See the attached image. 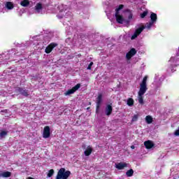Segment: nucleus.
Instances as JSON below:
<instances>
[{
    "instance_id": "obj_24",
    "label": "nucleus",
    "mask_w": 179,
    "mask_h": 179,
    "mask_svg": "<svg viewBox=\"0 0 179 179\" xmlns=\"http://www.w3.org/2000/svg\"><path fill=\"white\" fill-rule=\"evenodd\" d=\"M54 173H55L54 169L49 170V171H48V173L47 174V177H48L49 178H51V177L52 176H54Z\"/></svg>"
},
{
    "instance_id": "obj_20",
    "label": "nucleus",
    "mask_w": 179,
    "mask_h": 179,
    "mask_svg": "<svg viewBox=\"0 0 179 179\" xmlns=\"http://www.w3.org/2000/svg\"><path fill=\"white\" fill-rule=\"evenodd\" d=\"M43 9V4L38 3L35 6V10L36 12H40Z\"/></svg>"
},
{
    "instance_id": "obj_13",
    "label": "nucleus",
    "mask_w": 179,
    "mask_h": 179,
    "mask_svg": "<svg viewBox=\"0 0 179 179\" xmlns=\"http://www.w3.org/2000/svg\"><path fill=\"white\" fill-rule=\"evenodd\" d=\"M92 152H93V148H92V147L89 145L87 147V149L85 150L84 155L85 156H90Z\"/></svg>"
},
{
    "instance_id": "obj_12",
    "label": "nucleus",
    "mask_w": 179,
    "mask_h": 179,
    "mask_svg": "<svg viewBox=\"0 0 179 179\" xmlns=\"http://www.w3.org/2000/svg\"><path fill=\"white\" fill-rule=\"evenodd\" d=\"M144 146L145 149H152L155 146V143H153V141L148 140L144 142Z\"/></svg>"
},
{
    "instance_id": "obj_16",
    "label": "nucleus",
    "mask_w": 179,
    "mask_h": 179,
    "mask_svg": "<svg viewBox=\"0 0 179 179\" xmlns=\"http://www.w3.org/2000/svg\"><path fill=\"white\" fill-rule=\"evenodd\" d=\"M21 6L26 8L30 5V1L29 0H23L20 2Z\"/></svg>"
},
{
    "instance_id": "obj_36",
    "label": "nucleus",
    "mask_w": 179,
    "mask_h": 179,
    "mask_svg": "<svg viewBox=\"0 0 179 179\" xmlns=\"http://www.w3.org/2000/svg\"><path fill=\"white\" fill-rule=\"evenodd\" d=\"M27 179H34V178L31 177H28Z\"/></svg>"
},
{
    "instance_id": "obj_3",
    "label": "nucleus",
    "mask_w": 179,
    "mask_h": 179,
    "mask_svg": "<svg viewBox=\"0 0 179 179\" xmlns=\"http://www.w3.org/2000/svg\"><path fill=\"white\" fill-rule=\"evenodd\" d=\"M80 88V84L78 83L76 85H75L72 89L68 90L65 93V96H69L71 94H73L76 90H79Z\"/></svg>"
},
{
    "instance_id": "obj_38",
    "label": "nucleus",
    "mask_w": 179,
    "mask_h": 179,
    "mask_svg": "<svg viewBox=\"0 0 179 179\" xmlns=\"http://www.w3.org/2000/svg\"><path fill=\"white\" fill-rule=\"evenodd\" d=\"M90 104H92V103L90 102Z\"/></svg>"
},
{
    "instance_id": "obj_23",
    "label": "nucleus",
    "mask_w": 179,
    "mask_h": 179,
    "mask_svg": "<svg viewBox=\"0 0 179 179\" xmlns=\"http://www.w3.org/2000/svg\"><path fill=\"white\" fill-rule=\"evenodd\" d=\"M134 99L132 98H129L127 99V106H129V107H132V106H134Z\"/></svg>"
},
{
    "instance_id": "obj_18",
    "label": "nucleus",
    "mask_w": 179,
    "mask_h": 179,
    "mask_svg": "<svg viewBox=\"0 0 179 179\" xmlns=\"http://www.w3.org/2000/svg\"><path fill=\"white\" fill-rule=\"evenodd\" d=\"M116 17V21L119 23V24H122L124 23V17L122 15H118Z\"/></svg>"
},
{
    "instance_id": "obj_7",
    "label": "nucleus",
    "mask_w": 179,
    "mask_h": 179,
    "mask_svg": "<svg viewBox=\"0 0 179 179\" xmlns=\"http://www.w3.org/2000/svg\"><path fill=\"white\" fill-rule=\"evenodd\" d=\"M58 44L55 43H51L50 44H49L45 50V52L46 54H50L55 48V47H57Z\"/></svg>"
},
{
    "instance_id": "obj_15",
    "label": "nucleus",
    "mask_w": 179,
    "mask_h": 179,
    "mask_svg": "<svg viewBox=\"0 0 179 179\" xmlns=\"http://www.w3.org/2000/svg\"><path fill=\"white\" fill-rule=\"evenodd\" d=\"M150 19L151 22H152L153 23H156V22L157 21V14L152 12L150 14Z\"/></svg>"
},
{
    "instance_id": "obj_9",
    "label": "nucleus",
    "mask_w": 179,
    "mask_h": 179,
    "mask_svg": "<svg viewBox=\"0 0 179 179\" xmlns=\"http://www.w3.org/2000/svg\"><path fill=\"white\" fill-rule=\"evenodd\" d=\"M105 114L108 117H110V115H111V114H113V105L111 103L108 104L106 106V107L105 108Z\"/></svg>"
},
{
    "instance_id": "obj_5",
    "label": "nucleus",
    "mask_w": 179,
    "mask_h": 179,
    "mask_svg": "<svg viewBox=\"0 0 179 179\" xmlns=\"http://www.w3.org/2000/svg\"><path fill=\"white\" fill-rule=\"evenodd\" d=\"M103 101V94H99L98 96L96 97V113H99V110H100V106H101V103Z\"/></svg>"
},
{
    "instance_id": "obj_34",
    "label": "nucleus",
    "mask_w": 179,
    "mask_h": 179,
    "mask_svg": "<svg viewBox=\"0 0 179 179\" xmlns=\"http://www.w3.org/2000/svg\"><path fill=\"white\" fill-rule=\"evenodd\" d=\"M1 113H5L6 114L8 113V109L1 110Z\"/></svg>"
},
{
    "instance_id": "obj_31",
    "label": "nucleus",
    "mask_w": 179,
    "mask_h": 179,
    "mask_svg": "<svg viewBox=\"0 0 179 179\" xmlns=\"http://www.w3.org/2000/svg\"><path fill=\"white\" fill-rule=\"evenodd\" d=\"M92 66H93V62H91L90 64L88 65L87 69L90 70L92 69Z\"/></svg>"
},
{
    "instance_id": "obj_14",
    "label": "nucleus",
    "mask_w": 179,
    "mask_h": 179,
    "mask_svg": "<svg viewBox=\"0 0 179 179\" xmlns=\"http://www.w3.org/2000/svg\"><path fill=\"white\" fill-rule=\"evenodd\" d=\"M12 176V173L10 171H4L1 173H0V177H3V178H9Z\"/></svg>"
},
{
    "instance_id": "obj_32",
    "label": "nucleus",
    "mask_w": 179,
    "mask_h": 179,
    "mask_svg": "<svg viewBox=\"0 0 179 179\" xmlns=\"http://www.w3.org/2000/svg\"><path fill=\"white\" fill-rule=\"evenodd\" d=\"M124 8V5L120 4L118 8H117V10H121V9Z\"/></svg>"
},
{
    "instance_id": "obj_4",
    "label": "nucleus",
    "mask_w": 179,
    "mask_h": 179,
    "mask_svg": "<svg viewBox=\"0 0 179 179\" xmlns=\"http://www.w3.org/2000/svg\"><path fill=\"white\" fill-rule=\"evenodd\" d=\"M16 93H19L20 94H22V96H24V97H29V90H24V88L22 87H17L15 90Z\"/></svg>"
},
{
    "instance_id": "obj_28",
    "label": "nucleus",
    "mask_w": 179,
    "mask_h": 179,
    "mask_svg": "<svg viewBox=\"0 0 179 179\" xmlns=\"http://www.w3.org/2000/svg\"><path fill=\"white\" fill-rule=\"evenodd\" d=\"M177 66H178V64L171 65L170 69L171 70V72H174V69L173 68H177Z\"/></svg>"
},
{
    "instance_id": "obj_22",
    "label": "nucleus",
    "mask_w": 179,
    "mask_h": 179,
    "mask_svg": "<svg viewBox=\"0 0 179 179\" xmlns=\"http://www.w3.org/2000/svg\"><path fill=\"white\" fill-rule=\"evenodd\" d=\"M127 177H132L134 176V169H130L126 172Z\"/></svg>"
},
{
    "instance_id": "obj_25",
    "label": "nucleus",
    "mask_w": 179,
    "mask_h": 179,
    "mask_svg": "<svg viewBox=\"0 0 179 179\" xmlns=\"http://www.w3.org/2000/svg\"><path fill=\"white\" fill-rule=\"evenodd\" d=\"M138 117H139V116H138V115H134L132 117L131 122H136V121H138Z\"/></svg>"
},
{
    "instance_id": "obj_26",
    "label": "nucleus",
    "mask_w": 179,
    "mask_h": 179,
    "mask_svg": "<svg viewBox=\"0 0 179 179\" xmlns=\"http://www.w3.org/2000/svg\"><path fill=\"white\" fill-rule=\"evenodd\" d=\"M146 16H148V11H144L141 14V19H144Z\"/></svg>"
},
{
    "instance_id": "obj_2",
    "label": "nucleus",
    "mask_w": 179,
    "mask_h": 179,
    "mask_svg": "<svg viewBox=\"0 0 179 179\" xmlns=\"http://www.w3.org/2000/svg\"><path fill=\"white\" fill-rule=\"evenodd\" d=\"M71 176V172L69 171H66L65 168H61L56 176V179H68Z\"/></svg>"
},
{
    "instance_id": "obj_37",
    "label": "nucleus",
    "mask_w": 179,
    "mask_h": 179,
    "mask_svg": "<svg viewBox=\"0 0 179 179\" xmlns=\"http://www.w3.org/2000/svg\"><path fill=\"white\" fill-rule=\"evenodd\" d=\"M90 107H88L87 108V110H90Z\"/></svg>"
},
{
    "instance_id": "obj_17",
    "label": "nucleus",
    "mask_w": 179,
    "mask_h": 179,
    "mask_svg": "<svg viewBox=\"0 0 179 179\" xmlns=\"http://www.w3.org/2000/svg\"><path fill=\"white\" fill-rule=\"evenodd\" d=\"M6 6L7 9H8L9 10H10L13 9V8H15L13 3L10 2V1H8L6 4Z\"/></svg>"
},
{
    "instance_id": "obj_8",
    "label": "nucleus",
    "mask_w": 179,
    "mask_h": 179,
    "mask_svg": "<svg viewBox=\"0 0 179 179\" xmlns=\"http://www.w3.org/2000/svg\"><path fill=\"white\" fill-rule=\"evenodd\" d=\"M136 49L132 48L127 54H126V59H127L128 61H129V59H131V58H132V57H134V55H136Z\"/></svg>"
},
{
    "instance_id": "obj_11",
    "label": "nucleus",
    "mask_w": 179,
    "mask_h": 179,
    "mask_svg": "<svg viewBox=\"0 0 179 179\" xmlns=\"http://www.w3.org/2000/svg\"><path fill=\"white\" fill-rule=\"evenodd\" d=\"M117 170H124L125 167H128V164L126 162H119L115 165Z\"/></svg>"
},
{
    "instance_id": "obj_35",
    "label": "nucleus",
    "mask_w": 179,
    "mask_h": 179,
    "mask_svg": "<svg viewBox=\"0 0 179 179\" xmlns=\"http://www.w3.org/2000/svg\"><path fill=\"white\" fill-rule=\"evenodd\" d=\"M131 149H135V146H134V145H131Z\"/></svg>"
},
{
    "instance_id": "obj_19",
    "label": "nucleus",
    "mask_w": 179,
    "mask_h": 179,
    "mask_svg": "<svg viewBox=\"0 0 179 179\" xmlns=\"http://www.w3.org/2000/svg\"><path fill=\"white\" fill-rule=\"evenodd\" d=\"M8 136V131L3 130L0 132V139H3V138H6Z\"/></svg>"
},
{
    "instance_id": "obj_33",
    "label": "nucleus",
    "mask_w": 179,
    "mask_h": 179,
    "mask_svg": "<svg viewBox=\"0 0 179 179\" xmlns=\"http://www.w3.org/2000/svg\"><path fill=\"white\" fill-rule=\"evenodd\" d=\"M132 17H134V15H132V13H130L128 16V19L129 20H131V19H132Z\"/></svg>"
},
{
    "instance_id": "obj_29",
    "label": "nucleus",
    "mask_w": 179,
    "mask_h": 179,
    "mask_svg": "<svg viewBox=\"0 0 179 179\" xmlns=\"http://www.w3.org/2000/svg\"><path fill=\"white\" fill-rule=\"evenodd\" d=\"M176 61H177V58L174 57H171V59H169V62H175V64H176Z\"/></svg>"
},
{
    "instance_id": "obj_10",
    "label": "nucleus",
    "mask_w": 179,
    "mask_h": 179,
    "mask_svg": "<svg viewBox=\"0 0 179 179\" xmlns=\"http://www.w3.org/2000/svg\"><path fill=\"white\" fill-rule=\"evenodd\" d=\"M51 136V133L50 131V127L45 126L43 129V136L45 138V139H47L48 138H50Z\"/></svg>"
},
{
    "instance_id": "obj_30",
    "label": "nucleus",
    "mask_w": 179,
    "mask_h": 179,
    "mask_svg": "<svg viewBox=\"0 0 179 179\" xmlns=\"http://www.w3.org/2000/svg\"><path fill=\"white\" fill-rule=\"evenodd\" d=\"M121 15H120V10H117V8L115 9V17L120 16Z\"/></svg>"
},
{
    "instance_id": "obj_6",
    "label": "nucleus",
    "mask_w": 179,
    "mask_h": 179,
    "mask_svg": "<svg viewBox=\"0 0 179 179\" xmlns=\"http://www.w3.org/2000/svg\"><path fill=\"white\" fill-rule=\"evenodd\" d=\"M145 29V26H141L137 29H136V31H134V34L131 36V40H135V38H136V37H138V36H139V34H141V33H142V31H143Z\"/></svg>"
},
{
    "instance_id": "obj_1",
    "label": "nucleus",
    "mask_w": 179,
    "mask_h": 179,
    "mask_svg": "<svg viewBox=\"0 0 179 179\" xmlns=\"http://www.w3.org/2000/svg\"><path fill=\"white\" fill-rule=\"evenodd\" d=\"M146 82H148V76H145L140 84V90L138 91V103L139 104H143V94L146 93L148 90V87L146 85Z\"/></svg>"
},
{
    "instance_id": "obj_39",
    "label": "nucleus",
    "mask_w": 179,
    "mask_h": 179,
    "mask_svg": "<svg viewBox=\"0 0 179 179\" xmlns=\"http://www.w3.org/2000/svg\"><path fill=\"white\" fill-rule=\"evenodd\" d=\"M178 51H179V48H178Z\"/></svg>"
},
{
    "instance_id": "obj_27",
    "label": "nucleus",
    "mask_w": 179,
    "mask_h": 179,
    "mask_svg": "<svg viewBox=\"0 0 179 179\" xmlns=\"http://www.w3.org/2000/svg\"><path fill=\"white\" fill-rule=\"evenodd\" d=\"M155 22H152V21H150V22H147V24H146V27L148 28V29H150V27H152V26H153V24H154Z\"/></svg>"
},
{
    "instance_id": "obj_21",
    "label": "nucleus",
    "mask_w": 179,
    "mask_h": 179,
    "mask_svg": "<svg viewBox=\"0 0 179 179\" xmlns=\"http://www.w3.org/2000/svg\"><path fill=\"white\" fill-rule=\"evenodd\" d=\"M145 121L147 124H152V122H153V117H152L150 115H147L145 117Z\"/></svg>"
}]
</instances>
